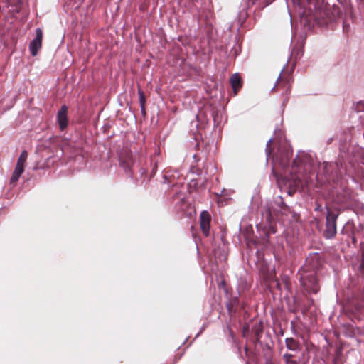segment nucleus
I'll use <instances>...</instances> for the list:
<instances>
[{"instance_id":"obj_1","label":"nucleus","mask_w":364,"mask_h":364,"mask_svg":"<svg viewBox=\"0 0 364 364\" xmlns=\"http://www.w3.org/2000/svg\"><path fill=\"white\" fill-rule=\"evenodd\" d=\"M290 174V179L293 181L295 186H303L304 184H306L309 181V176L305 171V166L299 158L294 160Z\"/></svg>"},{"instance_id":"obj_2","label":"nucleus","mask_w":364,"mask_h":364,"mask_svg":"<svg viewBox=\"0 0 364 364\" xmlns=\"http://www.w3.org/2000/svg\"><path fill=\"white\" fill-rule=\"evenodd\" d=\"M338 215V211L336 210L328 209L326 221V230L323 233L325 237L331 239L334 237L336 235V220Z\"/></svg>"},{"instance_id":"obj_3","label":"nucleus","mask_w":364,"mask_h":364,"mask_svg":"<svg viewBox=\"0 0 364 364\" xmlns=\"http://www.w3.org/2000/svg\"><path fill=\"white\" fill-rule=\"evenodd\" d=\"M292 76L289 73H283L280 74L277 81L274 90L276 92H282L283 94L287 95L291 90V82Z\"/></svg>"},{"instance_id":"obj_4","label":"nucleus","mask_w":364,"mask_h":364,"mask_svg":"<svg viewBox=\"0 0 364 364\" xmlns=\"http://www.w3.org/2000/svg\"><path fill=\"white\" fill-rule=\"evenodd\" d=\"M291 153L287 149H281L279 150V154L272 156L273 171L277 166L285 168L289 164Z\"/></svg>"},{"instance_id":"obj_5","label":"nucleus","mask_w":364,"mask_h":364,"mask_svg":"<svg viewBox=\"0 0 364 364\" xmlns=\"http://www.w3.org/2000/svg\"><path fill=\"white\" fill-rule=\"evenodd\" d=\"M119 162L121 167H122L126 172L132 173L134 161L130 150L123 149L119 155Z\"/></svg>"},{"instance_id":"obj_6","label":"nucleus","mask_w":364,"mask_h":364,"mask_svg":"<svg viewBox=\"0 0 364 364\" xmlns=\"http://www.w3.org/2000/svg\"><path fill=\"white\" fill-rule=\"evenodd\" d=\"M43 41V31L41 28L36 30V37L29 44V50L31 55L36 56L41 48Z\"/></svg>"},{"instance_id":"obj_7","label":"nucleus","mask_w":364,"mask_h":364,"mask_svg":"<svg viewBox=\"0 0 364 364\" xmlns=\"http://www.w3.org/2000/svg\"><path fill=\"white\" fill-rule=\"evenodd\" d=\"M211 216L208 211H203L200 216V225L203 234L208 237L210 234Z\"/></svg>"},{"instance_id":"obj_8","label":"nucleus","mask_w":364,"mask_h":364,"mask_svg":"<svg viewBox=\"0 0 364 364\" xmlns=\"http://www.w3.org/2000/svg\"><path fill=\"white\" fill-rule=\"evenodd\" d=\"M230 82L235 95H237L243 85V80L239 73L232 74L230 78Z\"/></svg>"},{"instance_id":"obj_9","label":"nucleus","mask_w":364,"mask_h":364,"mask_svg":"<svg viewBox=\"0 0 364 364\" xmlns=\"http://www.w3.org/2000/svg\"><path fill=\"white\" fill-rule=\"evenodd\" d=\"M68 107L63 105L58 112L57 119L61 130H64L68 126Z\"/></svg>"},{"instance_id":"obj_10","label":"nucleus","mask_w":364,"mask_h":364,"mask_svg":"<svg viewBox=\"0 0 364 364\" xmlns=\"http://www.w3.org/2000/svg\"><path fill=\"white\" fill-rule=\"evenodd\" d=\"M303 285L309 291L317 293L318 287L316 286V279L314 275H309L306 277H302Z\"/></svg>"},{"instance_id":"obj_11","label":"nucleus","mask_w":364,"mask_h":364,"mask_svg":"<svg viewBox=\"0 0 364 364\" xmlns=\"http://www.w3.org/2000/svg\"><path fill=\"white\" fill-rule=\"evenodd\" d=\"M262 333V323L259 322L255 323L252 328V333L254 334V338L256 341H259L260 339V334Z\"/></svg>"},{"instance_id":"obj_12","label":"nucleus","mask_w":364,"mask_h":364,"mask_svg":"<svg viewBox=\"0 0 364 364\" xmlns=\"http://www.w3.org/2000/svg\"><path fill=\"white\" fill-rule=\"evenodd\" d=\"M27 157H28V152L26 150H23L18 159L16 167L24 170V166H25V164L27 160Z\"/></svg>"},{"instance_id":"obj_13","label":"nucleus","mask_w":364,"mask_h":364,"mask_svg":"<svg viewBox=\"0 0 364 364\" xmlns=\"http://www.w3.org/2000/svg\"><path fill=\"white\" fill-rule=\"evenodd\" d=\"M23 169L15 167L12 176L10 179V183L14 186L18 181L21 175L23 173Z\"/></svg>"},{"instance_id":"obj_14","label":"nucleus","mask_w":364,"mask_h":364,"mask_svg":"<svg viewBox=\"0 0 364 364\" xmlns=\"http://www.w3.org/2000/svg\"><path fill=\"white\" fill-rule=\"evenodd\" d=\"M138 94L139 96V103L141 112L142 113H145L146 97L144 92L140 87L138 88Z\"/></svg>"},{"instance_id":"obj_15","label":"nucleus","mask_w":364,"mask_h":364,"mask_svg":"<svg viewBox=\"0 0 364 364\" xmlns=\"http://www.w3.org/2000/svg\"><path fill=\"white\" fill-rule=\"evenodd\" d=\"M276 203L278 205V206H279L281 208V209H282L284 210H288L289 208H288L287 205L285 204V203L283 200V198L281 196H279L278 198Z\"/></svg>"},{"instance_id":"obj_16","label":"nucleus","mask_w":364,"mask_h":364,"mask_svg":"<svg viewBox=\"0 0 364 364\" xmlns=\"http://www.w3.org/2000/svg\"><path fill=\"white\" fill-rule=\"evenodd\" d=\"M250 326L247 323H245L242 326V335L245 338H247L249 334Z\"/></svg>"},{"instance_id":"obj_17","label":"nucleus","mask_w":364,"mask_h":364,"mask_svg":"<svg viewBox=\"0 0 364 364\" xmlns=\"http://www.w3.org/2000/svg\"><path fill=\"white\" fill-rule=\"evenodd\" d=\"M355 109L358 112H363V111H364V102H358L356 106H355Z\"/></svg>"},{"instance_id":"obj_18","label":"nucleus","mask_w":364,"mask_h":364,"mask_svg":"<svg viewBox=\"0 0 364 364\" xmlns=\"http://www.w3.org/2000/svg\"><path fill=\"white\" fill-rule=\"evenodd\" d=\"M360 270L364 273V252L361 255V262L360 265Z\"/></svg>"},{"instance_id":"obj_19","label":"nucleus","mask_w":364,"mask_h":364,"mask_svg":"<svg viewBox=\"0 0 364 364\" xmlns=\"http://www.w3.org/2000/svg\"><path fill=\"white\" fill-rule=\"evenodd\" d=\"M271 142H272L271 140L268 141V143L267 144V148H266V151H267L268 157H269L271 156V154H272V150H271V148H270Z\"/></svg>"},{"instance_id":"obj_20","label":"nucleus","mask_w":364,"mask_h":364,"mask_svg":"<svg viewBox=\"0 0 364 364\" xmlns=\"http://www.w3.org/2000/svg\"><path fill=\"white\" fill-rule=\"evenodd\" d=\"M298 344H299V343H293V342L286 343L287 348H289L290 349L295 348L296 347H297Z\"/></svg>"},{"instance_id":"obj_21","label":"nucleus","mask_w":364,"mask_h":364,"mask_svg":"<svg viewBox=\"0 0 364 364\" xmlns=\"http://www.w3.org/2000/svg\"><path fill=\"white\" fill-rule=\"evenodd\" d=\"M227 308H228L229 313H231V311L232 310V306L230 304H228Z\"/></svg>"},{"instance_id":"obj_22","label":"nucleus","mask_w":364,"mask_h":364,"mask_svg":"<svg viewBox=\"0 0 364 364\" xmlns=\"http://www.w3.org/2000/svg\"><path fill=\"white\" fill-rule=\"evenodd\" d=\"M333 141V137H331L328 139L327 144H330L331 141Z\"/></svg>"},{"instance_id":"obj_23","label":"nucleus","mask_w":364,"mask_h":364,"mask_svg":"<svg viewBox=\"0 0 364 364\" xmlns=\"http://www.w3.org/2000/svg\"><path fill=\"white\" fill-rule=\"evenodd\" d=\"M286 342H288V341H294L293 338H287Z\"/></svg>"},{"instance_id":"obj_24","label":"nucleus","mask_w":364,"mask_h":364,"mask_svg":"<svg viewBox=\"0 0 364 364\" xmlns=\"http://www.w3.org/2000/svg\"><path fill=\"white\" fill-rule=\"evenodd\" d=\"M321 206L320 205H318V206L316 208L315 210H316V211L319 210L321 209Z\"/></svg>"},{"instance_id":"obj_25","label":"nucleus","mask_w":364,"mask_h":364,"mask_svg":"<svg viewBox=\"0 0 364 364\" xmlns=\"http://www.w3.org/2000/svg\"><path fill=\"white\" fill-rule=\"evenodd\" d=\"M248 348H249V346L246 344V345L245 346V347H244V348H245V351H246V352H247Z\"/></svg>"},{"instance_id":"obj_26","label":"nucleus","mask_w":364,"mask_h":364,"mask_svg":"<svg viewBox=\"0 0 364 364\" xmlns=\"http://www.w3.org/2000/svg\"><path fill=\"white\" fill-rule=\"evenodd\" d=\"M328 20L331 21V18L328 16Z\"/></svg>"},{"instance_id":"obj_27","label":"nucleus","mask_w":364,"mask_h":364,"mask_svg":"<svg viewBox=\"0 0 364 364\" xmlns=\"http://www.w3.org/2000/svg\"><path fill=\"white\" fill-rule=\"evenodd\" d=\"M285 284H286L287 287L288 286V282L287 281L285 282Z\"/></svg>"}]
</instances>
